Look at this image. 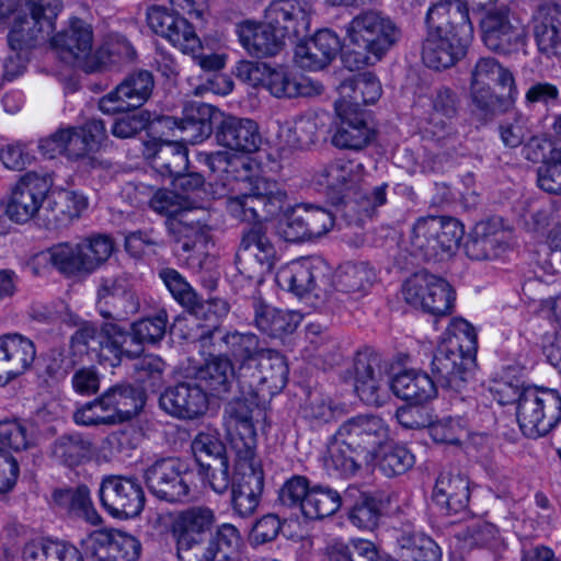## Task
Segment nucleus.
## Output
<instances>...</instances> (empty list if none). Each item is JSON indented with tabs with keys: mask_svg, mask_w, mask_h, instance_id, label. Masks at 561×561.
<instances>
[{
	"mask_svg": "<svg viewBox=\"0 0 561 561\" xmlns=\"http://www.w3.org/2000/svg\"><path fill=\"white\" fill-rule=\"evenodd\" d=\"M426 24L428 33L422 45V60L428 68H449L466 55L473 26L463 2L444 0L433 4Z\"/></svg>",
	"mask_w": 561,
	"mask_h": 561,
	"instance_id": "obj_1",
	"label": "nucleus"
},
{
	"mask_svg": "<svg viewBox=\"0 0 561 561\" xmlns=\"http://www.w3.org/2000/svg\"><path fill=\"white\" fill-rule=\"evenodd\" d=\"M400 28L386 14L366 10L356 14L345 26L344 66L351 71L373 66L399 42Z\"/></svg>",
	"mask_w": 561,
	"mask_h": 561,
	"instance_id": "obj_2",
	"label": "nucleus"
},
{
	"mask_svg": "<svg viewBox=\"0 0 561 561\" xmlns=\"http://www.w3.org/2000/svg\"><path fill=\"white\" fill-rule=\"evenodd\" d=\"M366 171L356 160L337 158L322 167L316 174L317 183L327 190L341 194L346 205L359 204L367 214L387 203L388 184L375 186L369 193L363 192Z\"/></svg>",
	"mask_w": 561,
	"mask_h": 561,
	"instance_id": "obj_3",
	"label": "nucleus"
},
{
	"mask_svg": "<svg viewBox=\"0 0 561 561\" xmlns=\"http://www.w3.org/2000/svg\"><path fill=\"white\" fill-rule=\"evenodd\" d=\"M463 237V226L455 218L425 216L415 220L411 228L410 247L414 255L425 261L448 257Z\"/></svg>",
	"mask_w": 561,
	"mask_h": 561,
	"instance_id": "obj_4",
	"label": "nucleus"
},
{
	"mask_svg": "<svg viewBox=\"0 0 561 561\" xmlns=\"http://www.w3.org/2000/svg\"><path fill=\"white\" fill-rule=\"evenodd\" d=\"M516 417L526 437L539 438L547 435L561 420L560 393L548 388H524L516 408Z\"/></svg>",
	"mask_w": 561,
	"mask_h": 561,
	"instance_id": "obj_5",
	"label": "nucleus"
},
{
	"mask_svg": "<svg viewBox=\"0 0 561 561\" xmlns=\"http://www.w3.org/2000/svg\"><path fill=\"white\" fill-rule=\"evenodd\" d=\"M276 282L296 296L320 304L329 296L331 270L320 257H305L282 267L276 274Z\"/></svg>",
	"mask_w": 561,
	"mask_h": 561,
	"instance_id": "obj_6",
	"label": "nucleus"
},
{
	"mask_svg": "<svg viewBox=\"0 0 561 561\" xmlns=\"http://www.w3.org/2000/svg\"><path fill=\"white\" fill-rule=\"evenodd\" d=\"M287 203V194L274 181L257 179L248 192L226 199L230 216L241 221H263L280 214Z\"/></svg>",
	"mask_w": 561,
	"mask_h": 561,
	"instance_id": "obj_7",
	"label": "nucleus"
},
{
	"mask_svg": "<svg viewBox=\"0 0 561 561\" xmlns=\"http://www.w3.org/2000/svg\"><path fill=\"white\" fill-rule=\"evenodd\" d=\"M197 342L209 355L218 353L233 360L238 367V380L242 378L243 367H252L263 352L268 350L261 345L254 333L224 332L216 325L203 332Z\"/></svg>",
	"mask_w": 561,
	"mask_h": 561,
	"instance_id": "obj_8",
	"label": "nucleus"
},
{
	"mask_svg": "<svg viewBox=\"0 0 561 561\" xmlns=\"http://www.w3.org/2000/svg\"><path fill=\"white\" fill-rule=\"evenodd\" d=\"M287 379L288 366L285 357L276 351L267 350L252 367H243L239 382L251 396L265 401L283 390Z\"/></svg>",
	"mask_w": 561,
	"mask_h": 561,
	"instance_id": "obj_9",
	"label": "nucleus"
},
{
	"mask_svg": "<svg viewBox=\"0 0 561 561\" xmlns=\"http://www.w3.org/2000/svg\"><path fill=\"white\" fill-rule=\"evenodd\" d=\"M336 432L345 438L356 453L370 462L390 442V430L386 421L374 414H359L344 421Z\"/></svg>",
	"mask_w": 561,
	"mask_h": 561,
	"instance_id": "obj_10",
	"label": "nucleus"
},
{
	"mask_svg": "<svg viewBox=\"0 0 561 561\" xmlns=\"http://www.w3.org/2000/svg\"><path fill=\"white\" fill-rule=\"evenodd\" d=\"M275 262V247L261 225H255L243 232L236 256L240 274L260 283Z\"/></svg>",
	"mask_w": 561,
	"mask_h": 561,
	"instance_id": "obj_11",
	"label": "nucleus"
},
{
	"mask_svg": "<svg viewBox=\"0 0 561 561\" xmlns=\"http://www.w3.org/2000/svg\"><path fill=\"white\" fill-rule=\"evenodd\" d=\"M334 222V215L327 208L300 204L286 213L279 233L288 242L313 240L327 234Z\"/></svg>",
	"mask_w": 561,
	"mask_h": 561,
	"instance_id": "obj_12",
	"label": "nucleus"
},
{
	"mask_svg": "<svg viewBox=\"0 0 561 561\" xmlns=\"http://www.w3.org/2000/svg\"><path fill=\"white\" fill-rule=\"evenodd\" d=\"M188 467L179 458L168 457L154 461L145 471L150 492L168 502H180L190 493Z\"/></svg>",
	"mask_w": 561,
	"mask_h": 561,
	"instance_id": "obj_13",
	"label": "nucleus"
},
{
	"mask_svg": "<svg viewBox=\"0 0 561 561\" xmlns=\"http://www.w3.org/2000/svg\"><path fill=\"white\" fill-rule=\"evenodd\" d=\"M100 499L103 507L118 518L136 517L145 506L142 486L133 477H105L101 482Z\"/></svg>",
	"mask_w": 561,
	"mask_h": 561,
	"instance_id": "obj_14",
	"label": "nucleus"
},
{
	"mask_svg": "<svg viewBox=\"0 0 561 561\" xmlns=\"http://www.w3.org/2000/svg\"><path fill=\"white\" fill-rule=\"evenodd\" d=\"M215 522V513L207 506H193L178 513L171 524V535L180 561H188L185 553L204 542Z\"/></svg>",
	"mask_w": 561,
	"mask_h": 561,
	"instance_id": "obj_15",
	"label": "nucleus"
},
{
	"mask_svg": "<svg viewBox=\"0 0 561 561\" xmlns=\"http://www.w3.org/2000/svg\"><path fill=\"white\" fill-rule=\"evenodd\" d=\"M482 38L493 51L510 54L517 50L525 39V28L506 7L492 9L481 20Z\"/></svg>",
	"mask_w": 561,
	"mask_h": 561,
	"instance_id": "obj_16",
	"label": "nucleus"
},
{
	"mask_svg": "<svg viewBox=\"0 0 561 561\" xmlns=\"http://www.w3.org/2000/svg\"><path fill=\"white\" fill-rule=\"evenodd\" d=\"M50 188L49 180L36 172L24 174L13 187L7 202V216L18 224L31 220L39 211Z\"/></svg>",
	"mask_w": 561,
	"mask_h": 561,
	"instance_id": "obj_17",
	"label": "nucleus"
},
{
	"mask_svg": "<svg viewBox=\"0 0 561 561\" xmlns=\"http://www.w3.org/2000/svg\"><path fill=\"white\" fill-rule=\"evenodd\" d=\"M146 20L156 34L164 37L182 53L195 55L202 50L201 38L185 18L169 12L162 5H151L147 9Z\"/></svg>",
	"mask_w": 561,
	"mask_h": 561,
	"instance_id": "obj_18",
	"label": "nucleus"
},
{
	"mask_svg": "<svg viewBox=\"0 0 561 561\" xmlns=\"http://www.w3.org/2000/svg\"><path fill=\"white\" fill-rule=\"evenodd\" d=\"M159 404L163 411L180 420H196L208 410V394L190 376L169 387L160 396Z\"/></svg>",
	"mask_w": 561,
	"mask_h": 561,
	"instance_id": "obj_19",
	"label": "nucleus"
},
{
	"mask_svg": "<svg viewBox=\"0 0 561 561\" xmlns=\"http://www.w3.org/2000/svg\"><path fill=\"white\" fill-rule=\"evenodd\" d=\"M153 85L151 72H134L100 100L99 108L105 114L138 108L150 98Z\"/></svg>",
	"mask_w": 561,
	"mask_h": 561,
	"instance_id": "obj_20",
	"label": "nucleus"
},
{
	"mask_svg": "<svg viewBox=\"0 0 561 561\" xmlns=\"http://www.w3.org/2000/svg\"><path fill=\"white\" fill-rule=\"evenodd\" d=\"M36 358L35 343L20 333L0 335V387L25 374Z\"/></svg>",
	"mask_w": 561,
	"mask_h": 561,
	"instance_id": "obj_21",
	"label": "nucleus"
},
{
	"mask_svg": "<svg viewBox=\"0 0 561 561\" xmlns=\"http://www.w3.org/2000/svg\"><path fill=\"white\" fill-rule=\"evenodd\" d=\"M81 545L107 561H138L141 551V545L135 537L116 529L95 530L82 539Z\"/></svg>",
	"mask_w": 561,
	"mask_h": 561,
	"instance_id": "obj_22",
	"label": "nucleus"
},
{
	"mask_svg": "<svg viewBox=\"0 0 561 561\" xmlns=\"http://www.w3.org/2000/svg\"><path fill=\"white\" fill-rule=\"evenodd\" d=\"M473 362V356L444 342L434 353L432 373L443 387L461 392Z\"/></svg>",
	"mask_w": 561,
	"mask_h": 561,
	"instance_id": "obj_23",
	"label": "nucleus"
},
{
	"mask_svg": "<svg viewBox=\"0 0 561 561\" xmlns=\"http://www.w3.org/2000/svg\"><path fill=\"white\" fill-rule=\"evenodd\" d=\"M511 231L501 218H490L476 225L471 239L466 244V252L472 260H493L505 251Z\"/></svg>",
	"mask_w": 561,
	"mask_h": 561,
	"instance_id": "obj_24",
	"label": "nucleus"
},
{
	"mask_svg": "<svg viewBox=\"0 0 561 561\" xmlns=\"http://www.w3.org/2000/svg\"><path fill=\"white\" fill-rule=\"evenodd\" d=\"M51 45L66 62H81L92 51V27L79 18H71L67 26L53 36Z\"/></svg>",
	"mask_w": 561,
	"mask_h": 561,
	"instance_id": "obj_25",
	"label": "nucleus"
},
{
	"mask_svg": "<svg viewBox=\"0 0 561 561\" xmlns=\"http://www.w3.org/2000/svg\"><path fill=\"white\" fill-rule=\"evenodd\" d=\"M341 123L332 136V144L340 149L360 150L370 144L375 133L368 125L365 113L357 108L335 104Z\"/></svg>",
	"mask_w": 561,
	"mask_h": 561,
	"instance_id": "obj_26",
	"label": "nucleus"
},
{
	"mask_svg": "<svg viewBox=\"0 0 561 561\" xmlns=\"http://www.w3.org/2000/svg\"><path fill=\"white\" fill-rule=\"evenodd\" d=\"M262 87L275 98H311L322 93L323 87L306 77H296L283 66L267 65Z\"/></svg>",
	"mask_w": 561,
	"mask_h": 561,
	"instance_id": "obj_27",
	"label": "nucleus"
},
{
	"mask_svg": "<svg viewBox=\"0 0 561 561\" xmlns=\"http://www.w3.org/2000/svg\"><path fill=\"white\" fill-rule=\"evenodd\" d=\"M237 35L241 46L250 56L266 58L277 55L283 46L284 39L264 20V22L243 21L237 25Z\"/></svg>",
	"mask_w": 561,
	"mask_h": 561,
	"instance_id": "obj_28",
	"label": "nucleus"
},
{
	"mask_svg": "<svg viewBox=\"0 0 561 561\" xmlns=\"http://www.w3.org/2000/svg\"><path fill=\"white\" fill-rule=\"evenodd\" d=\"M106 128L101 119H91L79 127H62V156L79 160L100 149L106 139Z\"/></svg>",
	"mask_w": 561,
	"mask_h": 561,
	"instance_id": "obj_29",
	"label": "nucleus"
},
{
	"mask_svg": "<svg viewBox=\"0 0 561 561\" xmlns=\"http://www.w3.org/2000/svg\"><path fill=\"white\" fill-rule=\"evenodd\" d=\"M265 21L282 38L298 37L309 30L307 11L297 0H275L265 10Z\"/></svg>",
	"mask_w": 561,
	"mask_h": 561,
	"instance_id": "obj_30",
	"label": "nucleus"
},
{
	"mask_svg": "<svg viewBox=\"0 0 561 561\" xmlns=\"http://www.w3.org/2000/svg\"><path fill=\"white\" fill-rule=\"evenodd\" d=\"M216 140L231 150L251 153L259 149L261 135L254 121L229 115L217 126Z\"/></svg>",
	"mask_w": 561,
	"mask_h": 561,
	"instance_id": "obj_31",
	"label": "nucleus"
},
{
	"mask_svg": "<svg viewBox=\"0 0 561 561\" xmlns=\"http://www.w3.org/2000/svg\"><path fill=\"white\" fill-rule=\"evenodd\" d=\"M355 391L366 404L380 405L388 394V380L385 379L377 357L360 356L355 363Z\"/></svg>",
	"mask_w": 561,
	"mask_h": 561,
	"instance_id": "obj_32",
	"label": "nucleus"
},
{
	"mask_svg": "<svg viewBox=\"0 0 561 561\" xmlns=\"http://www.w3.org/2000/svg\"><path fill=\"white\" fill-rule=\"evenodd\" d=\"M341 49L339 36L330 31L317 32L309 41L295 49V59L301 68L319 70L329 65Z\"/></svg>",
	"mask_w": 561,
	"mask_h": 561,
	"instance_id": "obj_33",
	"label": "nucleus"
},
{
	"mask_svg": "<svg viewBox=\"0 0 561 561\" xmlns=\"http://www.w3.org/2000/svg\"><path fill=\"white\" fill-rule=\"evenodd\" d=\"M534 35L541 53L557 54L561 47V7L553 2L540 4L533 15Z\"/></svg>",
	"mask_w": 561,
	"mask_h": 561,
	"instance_id": "obj_34",
	"label": "nucleus"
},
{
	"mask_svg": "<svg viewBox=\"0 0 561 561\" xmlns=\"http://www.w3.org/2000/svg\"><path fill=\"white\" fill-rule=\"evenodd\" d=\"M433 500L447 515L461 512L469 501L467 478L460 472H442L434 486Z\"/></svg>",
	"mask_w": 561,
	"mask_h": 561,
	"instance_id": "obj_35",
	"label": "nucleus"
},
{
	"mask_svg": "<svg viewBox=\"0 0 561 561\" xmlns=\"http://www.w3.org/2000/svg\"><path fill=\"white\" fill-rule=\"evenodd\" d=\"M362 461H365V456L356 453L352 445L335 432L323 457V466L328 474L351 478L358 472Z\"/></svg>",
	"mask_w": 561,
	"mask_h": 561,
	"instance_id": "obj_36",
	"label": "nucleus"
},
{
	"mask_svg": "<svg viewBox=\"0 0 561 561\" xmlns=\"http://www.w3.org/2000/svg\"><path fill=\"white\" fill-rule=\"evenodd\" d=\"M211 106L205 103L193 102L184 107V116L178 122L172 117H164L165 126H176L184 136L182 141L197 144L208 138L213 133L210 123Z\"/></svg>",
	"mask_w": 561,
	"mask_h": 561,
	"instance_id": "obj_37",
	"label": "nucleus"
},
{
	"mask_svg": "<svg viewBox=\"0 0 561 561\" xmlns=\"http://www.w3.org/2000/svg\"><path fill=\"white\" fill-rule=\"evenodd\" d=\"M190 376L213 396H220L229 391L230 383L234 377V369L231 360L220 354L213 356L204 365L193 368Z\"/></svg>",
	"mask_w": 561,
	"mask_h": 561,
	"instance_id": "obj_38",
	"label": "nucleus"
},
{
	"mask_svg": "<svg viewBox=\"0 0 561 561\" xmlns=\"http://www.w3.org/2000/svg\"><path fill=\"white\" fill-rule=\"evenodd\" d=\"M390 388L398 398L415 404L427 402L437 393L435 381L427 374L414 369L397 374Z\"/></svg>",
	"mask_w": 561,
	"mask_h": 561,
	"instance_id": "obj_39",
	"label": "nucleus"
},
{
	"mask_svg": "<svg viewBox=\"0 0 561 561\" xmlns=\"http://www.w3.org/2000/svg\"><path fill=\"white\" fill-rule=\"evenodd\" d=\"M382 89L378 78L371 72H364L345 80L340 87L341 99L335 104L359 110L360 105L374 104L381 96Z\"/></svg>",
	"mask_w": 561,
	"mask_h": 561,
	"instance_id": "obj_40",
	"label": "nucleus"
},
{
	"mask_svg": "<svg viewBox=\"0 0 561 561\" xmlns=\"http://www.w3.org/2000/svg\"><path fill=\"white\" fill-rule=\"evenodd\" d=\"M53 31V24L43 22L31 12L20 14L10 28L9 45L13 50L28 49L44 42Z\"/></svg>",
	"mask_w": 561,
	"mask_h": 561,
	"instance_id": "obj_41",
	"label": "nucleus"
},
{
	"mask_svg": "<svg viewBox=\"0 0 561 561\" xmlns=\"http://www.w3.org/2000/svg\"><path fill=\"white\" fill-rule=\"evenodd\" d=\"M23 561H84L81 551L72 543L58 539H35L22 549Z\"/></svg>",
	"mask_w": 561,
	"mask_h": 561,
	"instance_id": "obj_42",
	"label": "nucleus"
},
{
	"mask_svg": "<svg viewBox=\"0 0 561 561\" xmlns=\"http://www.w3.org/2000/svg\"><path fill=\"white\" fill-rule=\"evenodd\" d=\"M165 226L174 240L182 243V249L185 252L192 251L198 243L207 242L208 226L196 218L193 209H187L178 217L167 219Z\"/></svg>",
	"mask_w": 561,
	"mask_h": 561,
	"instance_id": "obj_43",
	"label": "nucleus"
},
{
	"mask_svg": "<svg viewBox=\"0 0 561 561\" xmlns=\"http://www.w3.org/2000/svg\"><path fill=\"white\" fill-rule=\"evenodd\" d=\"M87 198L77 192L62 190L53 194L47 206V221L55 229L67 227L87 208Z\"/></svg>",
	"mask_w": 561,
	"mask_h": 561,
	"instance_id": "obj_44",
	"label": "nucleus"
},
{
	"mask_svg": "<svg viewBox=\"0 0 561 561\" xmlns=\"http://www.w3.org/2000/svg\"><path fill=\"white\" fill-rule=\"evenodd\" d=\"M225 425L231 436H238L242 448L254 447L256 431L253 423V404L245 400H234L225 410Z\"/></svg>",
	"mask_w": 561,
	"mask_h": 561,
	"instance_id": "obj_45",
	"label": "nucleus"
},
{
	"mask_svg": "<svg viewBox=\"0 0 561 561\" xmlns=\"http://www.w3.org/2000/svg\"><path fill=\"white\" fill-rule=\"evenodd\" d=\"M299 321L297 312L279 310L261 301L254 306L255 325L273 337L294 332Z\"/></svg>",
	"mask_w": 561,
	"mask_h": 561,
	"instance_id": "obj_46",
	"label": "nucleus"
},
{
	"mask_svg": "<svg viewBox=\"0 0 561 561\" xmlns=\"http://www.w3.org/2000/svg\"><path fill=\"white\" fill-rule=\"evenodd\" d=\"M459 111V99L449 88H442L436 91L432 101L430 125L432 133L437 136L449 131L454 125Z\"/></svg>",
	"mask_w": 561,
	"mask_h": 561,
	"instance_id": "obj_47",
	"label": "nucleus"
},
{
	"mask_svg": "<svg viewBox=\"0 0 561 561\" xmlns=\"http://www.w3.org/2000/svg\"><path fill=\"white\" fill-rule=\"evenodd\" d=\"M232 485L263 491L264 472L254 447H238Z\"/></svg>",
	"mask_w": 561,
	"mask_h": 561,
	"instance_id": "obj_48",
	"label": "nucleus"
},
{
	"mask_svg": "<svg viewBox=\"0 0 561 561\" xmlns=\"http://www.w3.org/2000/svg\"><path fill=\"white\" fill-rule=\"evenodd\" d=\"M51 454L59 462L68 467H75L91 458L93 444L81 434H66L54 442Z\"/></svg>",
	"mask_w": 561,
	"mask_h": 561,
	"instance_id": "obj_49",
	"label": "nucleus"
},
{
	"mask_svg": "<svg viewBox=\"0 0 561 561\" xmlns=\"http://www.w3.org/2000/svg\"><path fill=\"white\" fill-rule=\"evenodd\" d=\"M152 167L163 176L183 175L188 170L186 147L179 141L161 144L152 157Z\"/></svg>",
	"mask_w": 561,
	"mask_h": 561,
	"instance_id": "obj_50",
	"label": "nucleus"
},
{
	"mask_svg": "<svg viewBox=\"0 0 561 561\" xmlns=\"http://www.w3.org/2000/svg\"><path fill=\"white\" fill-rule=\"evenodd\" d=\"M492 82H496L502 88H507L511 99L516 98L517 88L512 72L492 57L480 58L471 71L470 83L491 85Z\"/></svg>",
	"mask_w": 561,
	"mask_h": 561,
	"instance_id": "obj_51",
	"label": "nucleus"
},
{
	"mask_svg": "<svg viewBox=\"0 0 561 561\" xmlns=\"http://www.w3.org/2000/svg\"><path fill=\"white\" fill-rule=\"evenodd\" d=\"M102 397L118 423L134 417L144 405L141 396L129 386H114Z\"/></svg>",
	"mask_w": 561,
	"mask_h": 561,
	"instance_id": "obj_52",
	"label": "nucleus"
},
{
	"mask_svg": "<svg viewBox=\"0 0 561 561\" xmlns=\"http://www.w3.org/2000/svg\"><path fill=\"white\" fill-rule=\"evenodd\" d=\"M340 494L328 486L313 485L301 504L302 514L310 519H321L333 515L341 507Z\"/></svg>",
	"mask_w": 561,
	"mask_h": 561,
	"instance_id": "obj_53",
	"label": "nucleus"
},
{
	"mask_svg": "<svg viewBox=\"0 0 561 561\" xmlns=\"http://www.w3.org/2000/svg\"><path fill=\"white\" fill-rule=\"evenodd\" d=\"M375 279V272L365 263H345L335 275L336 290L346 294H364Z\"/></svg>",
	"mask_w": 561,
	"mask_h": 561,
	"instance_id": "obj_54",
	"label": "nucleus"
},
{
	"mask_svg": "<svg viewBox=\"0 0 561 561\" xmlns=\"http://www.w3.org/2000/svg\"><path fill=\"white\" fill-rule=\"evenodd\" d=\"M398 545L407 561H439L442 557L438 545L422 533L402 534Z\"/></svg>",
	"mask_w": 561,
	"mask_h": 561,
	"instance_id": "obj_55",
	"label": "nucleus"
},
{
	"mask_svg": "<svg viewBox=\"0 0 561 561\" xmlns=\"http://www.w3.org/2000/svg\"><path fill=\"white\" fill-rule=\"evenodd\" d=\"M53 249L58 272L68 276L89 274L80 242H60L53 245Z\"/></svg>",
	"mask_w": 561,
	"mask_h": 561,
	"instance_id": "obj_56",
	"label": "nucleus"
},
{
	"mask_svg": "<svg viewBox=\"0 0 561 561\" xmlns=\"http://www.w3.org/2000/svg\"><path fill=\"white\" fill-rule=\"evenodd\" d=\"M0 444L15 451L25 450L35 444L33 425L26 421H0Z\"/></svg>",
	"mask_w": 561,
	"mask_h": 561,
	"instance_id": "obj_57",
	"label": "nucleus"
},
{
	"mask_svg": "<svg viewBox=\"0 0 561 561\" xmlns=\"http://www.w3.org/2000/svg\"><path fill=\"white\" fill-rule=\"evenodd\" d=\"M241 542L242 538L238 528L231 524H222L218 527L216 535L208 542L204 552L211 558L222 556L238 560Z\"/></svg>",
	"mask_w": 561,
	"mask_h": 561,
	"instance_id": "obj_58",
	"label": "nucleus"
},
{
	"mask_svg": "<svg viewBox=\"0 0 561 561\" xmlns=\"http://www.w3.org/2000/svg\"><path fill=\"white\" fill-rule=\"evenodd\" d=\"M98 297L100 312L104 318H110L112 314L103 309L102 304L107 306L112 301H129L135 306V295L130 289L129 280L123 275L104 277Z\"/></svg>",
	"mask_w": 561,
	"mask_h": 561,
	"instance_id": "obj_59",
	"label": "nucleus"
},
{
	"mask_svg": "<svg viewBox=\"0 0 561 561\" xmlns=\"http://www.w3.org/2000/svg\"><path fill=\"white\" fill-rule=\"evenodd\" d=\"M455 300L456 293L450 284L436 276L431 297L424 302L422 310L435 317H444L451 313Z\"/></svg>",
	"mask_w": 561,
	"mask_h": 561,
	"instance_id": "obj_60",
	"label": "nucleus"
},
{
	"mask_svg": "<svg viewBox=\"0 0 561 561\" xmlns=\"http://www.w3.org/2000/svg\"><path fill=\"white\" fill-rule=\"evenodd\" d=\"M191 448L199 468L214 461V458H227L226 447L216 433H198L193 439Z\"/></svg>",
	"mask_w": 561,
	"mask_h": 561,
	"instance_id": "obj_61",
	"label": "nucleus"
},
{
	"mask_svg": "<svg viewBox=\"0 0 561 561\" xmlns=\"http://www.w3.org/2000/svg\"><path fill=\"white\" fill-rule=\"evenodd\" d=\"M414 465V456L403 445L394 444L381 455L378 467L387 477L407 472Z\"/></svg>",
	"mask_w": 561,
	"mask_h": 561,
	"instance_id": "obj_62",
	"label": "nucleus"
},
{
	"mask_svg": "<svg viewBox=\"0 0 561 561\" xmlns=\"http://www.w3.org/2000/svg\"><path fill=\"white\" fill-rule=\"evenodd\" d=\"M449 337L446 343L476 357L478 339L474 328L462 318H454L447 328Z\"/></svg>",
	"mask_w": 561,
	"mask_h": 561,
	"instance_id": "obj_63",
	"label": "nucleus"
},
{
	"mask_svg": "<svg viewBox=\"0 0 561 561\" xmlns=\"http://www.w3.org/2000/svg\"><path fill=\"white\" fill-rule=\"evenodd\" d=\"M167 324L168 314L165 310H160L156 316L144 318L133 324V339L139 343L154 344L163 339Z\"/></svg>",
	"mask_w": 561,
	"mask_h": 561,
	"instance_id": "obj_64",
	"label": "nucleus"
}]
</instances>
